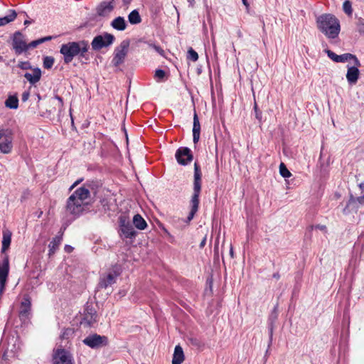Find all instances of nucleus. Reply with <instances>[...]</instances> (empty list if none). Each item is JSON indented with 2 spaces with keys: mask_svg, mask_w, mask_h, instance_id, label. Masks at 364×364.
<instances>
[{
  "mask_svg": "<svg viewBox=\"0 0 364 364\" xmlns=\"http://www.w3.org/2000/svg\"><path fill=\"white\" fill-rule=\"evenodd\" d=\"M318 30L327 38L334 39L338 37L341 25L339 20L333 15L326 14L317 18Z\"/></svg>",
  "mask_w": 364,
  "mask_h": 364,
  "instance_id": "f03ea898",
  "label": "nucleus"
},
{
  "mask_svg": "<svg viewBox=\"0 0 364 364\" xmlns=\"http://www.w3.org/2000/svg\"><path fill=\"white\" fill-rule=\"evenodd\" d=\"M14 134L7 135L0 141V152L4 154H10L13 149Z\"/></svg>",
  "mask_w": 364,
  "mask_h": 364,
  "instance_id": "2eb2a0df",
  "label": "nucleus"
},
{
  "mask_svg": "<svg viewBox=\"0 0 364 364\" xmlns=\"http://www.w3.org/2000/svg\"><path fill=\"white\" fill-rule=\"evenodd\" d=\"M111 26L117 31H124L126 29L127 23L123 17L118 16L112 21Z\"/></svg>",
  "mask_w": 364,
  "mask_h": 364,
  "instance_id": "b1692460",
  "label": "nucleus"
},
{
  "mask_svg": "<svg viewBox=\"0 0 364 364\" xmlns=\"http://www.w3.org/2000/svg\"><path fill=\"white\" fill-rule=\"evenodd\" d=\"M358 67L355 65L353 66H348L346 79L348 83L351 85H355L359 78L360 71Z\"/></svg>",
  "mask_w": 364,
  "mask_h": 364,
  "instance_id": "f3484780",
  "label": "nucleus"
},
{
  "mask_svg": "<svg viewBox=\"0 0 364 364\" xmlns=\"http://www.w3.org/2000/svg\"><path fill=\"white\" fill-rule=\"evenodd\" d=\"M17 14L15 10H10L9 14L0 18V26H5L8 24L9 23L14 21V19L16 18Z\"/></svg>",
  "mask_w": 364,
  "mask_h": 364,
  "instance_id": "cd10ccee",
  "label": "nucleus"
},
{
  "mask_svg": "<svg viewBox=\"0 0 364 364\" xmlns=\"http://www.w3.org/2000/svg\"><path fill=\"white\" fill-rule=\"evenodd\" d=\"M150 46L151 48H153L161 55H164V50L161 47H159V46H158L156 45H150Z\"/></svg>",
  "mask_w": 364,
  "mask_h": 364,
  "instance_id": "4c0bfd02",
  "label": "nucleus"
},
{
  "mask_svg": "<svg viewBox=\"0 0 364 364\" xmlns=\"http://www.w3.org/2000/svg\"><path fill=\"white\" fill-rule=\"evenodd\" d=\"M113 9L114 5L112 1H103L97 6L96 8V11L97 15L100 16H107L112 12Z\"/></svg>",
  "mask_w": 364,
  "mask_h": 364,
  "instance_id": "dca6fc26",
  "label": "nucleus"
},
{
  "mask_svg": "<svg viewBox=\"0 0 364 364\" xmlns=\"http://www.w3.org/2000/svg\"><path fill=\"white\" fill-rule=\"evenodd\" d=\"M117 274L115 272H109L107 274H104L100 277L98 287L100 288L106 289L111 286L116 282Z\"/></svg>",
  "mask_w": 364,
  "mask_h": 364,
  "instance_id": "4468645a",
  "label": "nucleus"
},
{
  "mask_svg": "<svg viewBox=\"0 0 364 364\" xmlns=\"http://www.w3.org/2000/svg\"><path fill=\"white\" fill-rule=\"evenodd\" d=\"M128 20L131 24H138V23H141V18L139 15V11L135 9V10H133L128 15Z\"/></svg>",
  "mask_w": 364,
  "mask_h": 364,
  "instance_id": "c756f323",
  "label": "nucleus"
},
{
  "mask_svg": "<svg viewBox=\"0 0 364 364\" xmlns=\"http://www.w3.org/2000/svg\"><path fill=\"white\" fill-rule=\"evenodd\" d=\"M38 100H40L41 99V96L39 95H38Z\"/></svg>",
  "mask_w": 364,
  "mask_h": 364,
  "instance_id": "13d9d810",
  "label": "nucleus"
},
{
  "mask_svg": "<svg viewBox=\"0 0 364 364\" xmlns=\"http://www.w3.org/2000/svg\"><path fill=\"white\" fill-rule=\"evenodd\" d=\"M279 173L284 178H289L291 176V173L287 169L284 163H281L279 165Z\"/></svg>",
  "mask_w": 364,
  "mask_h": 364,
  "instance_id": "7c9ffc66",
  "label": "nucleus"
},
{
  "mask_svg": "<svg viewBox=\"0 0 364 364\" xmlns=\"http://www.w3.org/2000/svg\"><path fill=\"white\" fill-rule=\"evenodd\" d=\"M55 99L58 100L57 105H58L59 109H61L63 107V99L60 97H59L58 95H55Z\"/></svg>",
  "mask_w": 364,
  "mask_h": 364,
  "instance_id": "ea45409f",
  "label": "nucleus"
},
{
  "mask_svg": "<svg viewBox=\"0 0 364 364\" xmlns=\"http://www.w3.org/2000/svg\"><path fill=\"white\" fill-rule=\"evenodd\" d=\"M230 255L232 257H233V250H232V248L230 249Z\"/></svg>",
  "mask_w": 364,
  "mask_h": 364,
  "instance_id": "864d4df0",
  "label": "nucleus"
},
{
  "mask_svg": "<svg viewBox=\"0 0 364 364\" xmlns=\"http://www.w3.org/2000/svg\"><path fill=\"white\" fill-rule=\"evenodd\" d=\"M4 104L7 108L16 109L18 107V97L16 95H9Z\"/></svg>",
  "mask_w": 364,
  "mask_h": 364,
  "instance_id": "bb28decb",
  "label": "nucleus"
},
{
  "mask_svg": "<svg viewBox=\"0 0 364 364\" xmlns=\"http://www.w3.org/2000/svg\"><path fill=\"white\" fill-rule=\"evenodd\" d=\"M184 360V354L182 348L176 346L174 349L172 364H181Z\"/></svg>",
  "mask_w": 364,
  "mask_h": 364,
  "instance_id": "5701e85b",
  "label": "nucleus"
},
{
  "mask_svg": "<svg viewBox=\"0 0 364 364\" xmlns=\"http://www.w3.org/2000/svg\"><path fill=\"white\" fill-rule=\"evenodd\" d=\"M29 92H24L23 94H22V97H21V100L23 102H26L28 100L29 98Z\"/></svg>",
  "mask_w": 364,
  "mask_h": 364,
  "instance_id": "37998d69",
  "label": "nucleus"
},
{
  "mask_svg": "<svg viewBox=\"0 0 364 364\" xmlns=\"http://www.w3.org/2000/svg\"><path fill=\"white\" fill-rule=\"evenodd\" d=\"M82 342L90 348H99L107 346L108 343V339L105 336L94 333L87 336Z\"/></svg>",
  "mask_w": 364,
  "mask_h": 364,
  "instance_id": "0eeeda50",
  "label": "nucleus"
},
{
  "mask_svg": "<svg viewBox=\"0 0 364 364\" xmlns=\"http://www.w3.org/2000/svg\"><path fill=\"white\" fill-rule=\"evenodd\" d=\"M90 191L87 185L75 190L68 198L66 209L72 215H79L89 203Z\"/></svg>",
  "mask_w": 364,
  "mask_h": 364,
  "instance_id": "f257e3e1",
  "label": "nucleus"
},
{
  "mask_svg": "<svg viewBox=\"0 0 364 364\" xmlns=\"http://www.w3.org/2000/svg\"><path fill=\"white\" fill-rule=\"evenodd\" d=\"M18 67L23 70H26L30 67V65L27 62H21L18 64Z\"/></svg>",
  "mask_w": 364,
  "mask_h": 364,
  "instance_id": "a19ab883",
  "label": "nucleus"
},
{
  "mask_svg": "<svg viewBox=\"0 0 364 364\" xmlns=\"http://www.w3.org/2000/svg\"><path fill=\"white\" fill-rule=\"evenodd\" d=\"M54 63V58L51 56H46L43 59V67L46 69H50L53 67Z\"/></svg>",
  "mask_w": 364,
  "mask_h": 364,
  "instance_id": "2f4dec72",
  "label": "nucleus"
},
{
  "mask_svg": "<svg viewBox=\"0 0 364 364\" xmlns=\"http://www.w3.org/2000/svg\"><path fill=\"white\" fill-rule=\"evenodd\" d=\"M188 58L193 62H196L198 59V55L192 48H190L188 50Z\"/></svg>",
  "mask_w": 364,
  "mask_h": 364,
  "instance_id": "72a5a7b5",
  "label": "nucleus"
},
{
  "mask_svg": "<svg viewBox=\"0 0 364 364\" xmlns=\"http://www.w3.org/2000/svg\"><path fill=\"white\" fill-rule=\"evenodd\" d=\"M89 44L87 41H80L77 42H68L63 44L60 48V53L63 55L65 63H70L77 55L82 58L85 57L86 53L88 51Z\"/></svg>",
  "mask_w": 364,
  "mask_h": 364,
  "instance_id": "7ed1b4c3",
  "label": "nucleus"
},
{
  "mask_svg": "<svg viewBox=\"0 0 364 364\" xmlns=\"http://www.w3.org/2000/svg\"><path fill=\"white\" fill-rule=\"evenodd\" d=\"M25 78L32 85L38 82L41 77V71L39 68H36L32 73H26Z\"/></svg>",
  "mask_w": 364,
  "mask_h": 364,
  "instance_id": "412c9836",
  "label": "nucleus"
},
{
  "mask_svg": "<svg viewBox=\"0 0 364 364\" xmlns=\"http://www.w3.org/2000/svg\"><path fill=\"white\" fill-rule=\"evenodd\" d=\"M79 182H80L79 181H77L76 182H75V183H74V184L72 186V187H71V188H73L74 186H75L77 184H78V183H79Z\"/></svg>",
  "mask_w": 364,
  "mask_h": 364,
  "instance_id": "603ef678",
  "label": "nucleus"
},
{
  "mask_svg": "<svg viewBox=\"0 0 364 364\" xmlns=\"http://www.w3.org/2000/svg\"><path fill=\"white\" fill-rule=\"evenodd\" d=\"M31 304L29 298H23V300L21 302V311L19 314V316L21 320H26L28 318V315L31 311Z\"/></svg>",
  "mask_w": 364,
  "mask_h": 364,
  "instance_id": "a211bd4d",
  "label": "nucleus"
},
{
  "mask_svg": "<svg viewBox=\"0 0 364 364\" xmlns=\"http://www.w3.org/2000/svg\"><path fill=\"white\" fill-rule=\"evenodd\" d=\"M73 248L70 245H65V250L67 252H71L73 251Z\"/></svg>",
  "mask_w": 364,
  "mask_h": 364,
  "instance_id": "09e8293b",
  "label": "nucleus"
},
{
  "mask_svg": "<svg viewBox=\"0 0 364 364\" xmlns=\"http://www.w3.org/2000/svg\"><path fill=\"white\" fill-rule=\"evenodd\" d=\"M7 135H13L12 130L9 129H4L0 126V141L4 139Z\"/></svg>",
  "mask_w": 364,
  "mask_h": 364,
  "instance_id": "f704fd0d",
  "label": "nucleus"
},
{
  "mask_svg": "<svg viewBox=\"0 0 364 364\" xmlns=\"http://www.w3.org/2000/svg\"><path fill=\"white\" fill-rule=\"evenodd\" d=\"M128 47L129 42L124 41L121 43L120 46L115 49L114 55L112 60L113 65L117 67L123 63L127 54Z\"/></svg>",
  "mask_w": 364,
  "mask_h": 364,
  "instance_id": "1a4fd4ad",
  "label": "nucleus"
},
{
  "mask_svg": "<svg viewBox=\"0 0 364 364\" xmlns=\"http://www.w3.org/2000/svg\"><path fill=\"white\" fill-rule=\"evenodd\" d=\"M165 75H166V73L163 70L159 69V70H156L155 72V77L159 78L160 80L164 79Z\"/></svg>",
  "mask_w": 364,
  "mask_h": 364,
  "instance_id": "c9c22d12",
  "label": "nucleus"
},
{
  "mask_svg": "<svg viewBox=\"0 0 364 364\" xmlns=\"http://www.w3.org/2000/svg\"><path fill=\"white\" fill-rule=\"evenodd\" d=\"M360 205H364V196L358 198L350 197L346 208L357 211Z\"/></svg>",
  "mask_w": 364,
  "mask_h": 364,
  "instance_id": "4be33fe9",
  "label": "nucleus"
},
{
  "mask_svg": "<svg viewBox=\"0 0 364 364\" xmlns=\"http://www.w3.org/2000/svg\"><path fill=\"white\" fill-rule=\"evenodd\" d=\"M343 9L346 14L348 15H351L353 12L351 3L350 1L347 0L343 2Z\"/></svg>",
  "mask_w": 364,
  "mask_h": 364,
  "instance_id": "473e14b6",
  "label": "nucleus"
},
{
  "mask_svg": "<svg viewBox=\"0 0 364 364\" xmlns=\"http://www.w3.org/2000/svg\"><path fill=\"white\" fill-rule=\"evenodd\" d=\"M242 2L245 5H247V0H242Z\"/></svg>",
  "mask_w": 364,
  "mask_h": 364,
  "instance_id": "5fc2aeb1",
  "label": "nucleus"
},
{
  "mask_svg": "<svg viewBox=\"0 0 364 364\" xmlns=\"http://www.w3.org/2000/svg\"><path fill=\"white\" fill-rule=\"evenodd\" d=\"M11 241V232L9 230L3 232L1 252L4 253L10 246Z\"/></svg>",
  "mask_w": 364,
  "mask_h": 364,
  "instance_id": "393cba45",
  "label": "nucleus"
},
{
  "mask_svg": "<svg viewBox=\"0 0 364 364\" xmlns=\"http://www.w3.org/2000/svg\"><path fill=\"white\" fill-rule=\"evenodd\" d=\"M53 364H73L70 354L65 349H58L53 355Z\"/></svg>",
  "mask_w": 364,
  "mask_h": 364,
  "instance_id": "ddd939ff",
  "label": "nucleus"
},
{
  "mask_svg": "<svg viewBox=\"0 0 364 364\" xmlns=\"http://www.w3.org/2000/svg\"><path fill=\"white\" fill-rule=\"evenodd\" d=\"M200 124L197 114L195 112L193 115V141L194 144H197L200 139Z\"/></svg>",
  "mask_w": 364,
  "mask_h": 364,
  "instance_id": "6ab92c4d",
  "label": "nucleus"
},
{
  "mask_svg": "<svg viewBox=\"0 0 364 364\" xmlns=\"http://www.w3.org/2000/svg\"><path fill=\"white\" fill-rule=\"evenodd\" d=\"M62 241V235L56 236L53 239V240L50 242L49 247V255L53 254L55 251L58 249L59 245Z\"/></svg>",
  "mask_w": 364,
  "mask_h": 364,
  "instance_id": "c85d7f7f",
  "label": "nucleus"
},
{
  "mask_svg": "<svg viewBox=\"0 0 364 364\" xmlns=\"http://www.w3.org/2000/svg\"><path fill=\"white\" fill-rule=\"evenodd\" d=\"M213 46H215V42H214V41H213Z\"/></svg>",
  "mask_w": 364,
  "mask_h": 364,
  "instance_id": "bf43d9fd",
  "label": "nucleus"
},
{
  "mask_svg": "<svg viewBox=\"0 0 364 364\" xmlns=\"http://www.w3.org/2000/svg\"><path fill=\"white\" fill-rule=\"evenodd\" d=\"M132 222L134 227L140 230H144L147 226L146 222L139 214L134 216Z\"/></svg>",
  "mask_w": 364,
  "mask_h": 364,
  "instance_id": "a878e982",
  "label": "nucleus"
},
{
  "mask_svg": "<svg viewBox=\"0 0 364 364\" xmlns=\"http://www.w3.org/2000/svg\"><path fill=\"white\" fill-rule=\"evenodd\" d=\"M328 57L336 63H345L350 60H353V64L357 66H360V63L355 55L351 53H344L342 55H337L331 50H325Z\"/></svg>",
  "mask_w": 364,
  "mask_h": 364,
  "instance_id": "6e6552de",
  "label": "nucleus"
},
{
  "mask_svg": "<svg viewBox=\"0 0 364 364\" xmlns=\"http://www.w3.org/2000/svg\"><path fill=\"white\" fill-rule=\"evenodd\" d=\"M119 223V235L124 238L133 239L136 235V231L126 216H120Z\"/></svg>",
  "mask_w": 364,
  "mask_h": 364,
  "instance_id": "39448f33",
  "label": "nucleus"
},
{
  "mask_svg": "<svg viewBox=\"0 0 364 364\" xmlns=\"http://www.w3.org/2000/svg\"><path fill=\"white\" fill-rule=\"evenodd\" d=\"M132 0H122L123 4L125 6H128V5L132 2Z\"/></svg>",
  "mask_w": 364,
  "mask_h": 364,
  "instance_id": "8fccbe9b",
  "label": "nucleus"
},
{
  "mask_svg": "<svg viewBox=\"0 0 364 364\" xmlns=\"http://www.w3.org/2000/svg\"><path fill=\"white\" fill-rule=\"evenodd\" d=\"M52 38H53L52 36H46V37L40 38V41H41V43H43L46 41L51 40Z\"/></svg>",
  "mask_w": 364,
  "mask_h": 364,
  "instance_id": "49530a36",
  "label": "nucleus"
},
{
  "mask_svg": "<svg viewBox=\"0 0 364 364\" xmlns=\"http://www.w3.org/2000/svg\"><path fill=\"white\" fill-rule=\"evenodd\" d=\"M114 39V36L107 33L104 35L97 36L91 43L92 48L94 50H99L102 48L107 47L112 44Z\"/></svg>",
  "mask_w": 364,
  "mask_h": 364,
  "instance_id": "423d86ee",
  "label": "nucleus"
},
{
  "mask_svg": "<svg viewBox=\"0 0 364 364\" xmlns=\"http://www.w3.org/2000/svg\"><path fill=\"white\" fill-rule=\"evenodd\" d=\"M254 109H255V117H256V118L257 119H259V120H261V119H262V112L258 109L257 105L256 103L255 104Z\"/></svg>",
  "mask_w": 364,
  "mask_h": 364,
  "instance_id": "58836bf2",
  "label": "nucleus"
},
{
  "mask_svg": "<svg viewBox=\"0 0 364 364\" xmlns=\"http://www.w3.org/2000/svg\"><path fill=\"white\" fill-rule=\"evenodd\" d=\"M205 243H206V236H205L203 239V240L200 242V248H203L204 247V246L205 245Z\"/></svg>",
  "mask_w": 364,
  "mask_h": 364,
  "instance_id": "de8ad7c7",
  "label": "nucleus"
},
{
  "mask_svg": "<svg viewBox=\"0 0 364 364\" xmlns=\"http://www.w3.org/2000/svg\"><path fill=\"white\" fill-rule=\"evenodd\" d=\"M71 333H73V331H72V329H69V328H68V329H66V330L63 332V335H62V337H63V338H68V336L70 334H71Z\"/></svg>",
  "mask_w": 364,
  "mask_h": 364,
  "instance_id": "79ce46f5",
  "label": "nucleus"
},
{
  "mask_svg": "<svg viewBox=\"0 0 364 364\" xmlns=\"http://www.w3.org/2000/svg\"><path fill=\"white\" fill-rule=\"evenodd\" d=\"M28 23H29V21H27V20H26V21H24V24H25V25L28 24Z\"/></svg>",
  "mask_w": 364,
  "mask_h": 364,
  "instance_id": "6e6d98bb",
  "label": "nucleus"
},
{
  "mask_svg": "<svg viewBox=\"0 0 364 364\" xmlns=\"http://www.w3.org/2000/svg\"><path fill=\"white\" fill-rule=\"evenodd\" d=\"M272 330L271 329V331H270V339H272Z\"/></svg>",
  "mask_w": 364,
  "mask_h": 364,
  "instance_id": "4d7b16f0",
  "label": "nucleus"
},
{
  "mask_svg": "<svg viewBox=\"0 0 364 364\" xmlns=\"http://www.w3.org/2000/svg\"><path fill=\"white\" fill-rule=\"evenodd\" d=\"M97 314L92 308L87 307L84 313V321L87 323L89 326L92 325L97 321Z\"/></svg>",
  "mask_w": 364,
  "mask_h": 364,
  "instance_id": "aec40b11",
  "label": "nucleus"
},
{
  "mask_svg": "<svg viewBox=\"0 0 364 364\" xmlns=\"http://www.w3.org/2000/svg\"><path fill=\"white\" fill-rule=\"evenodd\" d=\"M315 228L318 229L323 232H326V226L323 225H317L315 226Z\"/></svg>",
  "mask_w": 364,
  "mask_h": 364,
  "instance_id": "a18cd8bd",
  "label": "nucleus"
},
{
  "mask_svg": "<svg viewBox=\"0 0 364 364\" xmlns=\"http://www.w3.org/2000/svg\"><path fill=\"white\" fill-rule=\"evenodd\" d=\"M201 190V171L197 163L194 164L193 194L191 198V208L198 210L199 195Z\"/></svg>",
  "mask_w": 364,
  "mask_h": 364,
  "instance_id": "20e7f679",
  "label": "nucleus"
},
{
  "mask_svg": "<svg viewBox=\"0 0 364 364\" xmlns=\"http://www.w3.org/2000/svg\"><path fill=\"white\" fill-rule=\"evenodd\" d=\"M273 277L275 278L276 279H279L280 277V275L278 272H276L273 274Z\"/></svg>",
  "mask_w": 364,
  "mask_h": 364,
  "instance_id": "3c124183",
  "label": "nucleus"
},
{
  "mask_svg": "<svg viewBox=\"0 0 364 364\" xmlns=\"http://www.w3.org/2000/svg\"><path fill=\"white\" fill-rule=\"evenodd\" d=\"M176 159L181 165H187L193 160L191 149L187 147H180L176 152Z\"/></svg>",
  "mask_w": 364,
  "mask_h": 364,
  "instance_id": "9b49d317",
  "label": "nucleus"
},
{
  "mask_svg": "<svg viewBox=\"0 0 364 364\" xmlns=\"http://www.w3.org/2000/svg\"><path fill=\"white\" fill-rule=\"evenodd\" d=\"M9 272V260L8 255H4L0 263V294H3Z\"/></svg>",
  "mask_w": 364,
  "mask_h": 364,
  "instance_id": "9d476101",
  "label": "nucleus"
},
{
  "mask_svg": "<svg viewBox=\"0 0 364 364\" xmlns=\"http://www.w3.org/2000/svg\"><path fill=\"white\" fill-rule=\"evenodd\" d=\"M41 43V41H40V38L36 41H33L29 44H27L28 49L30 48H36L37 46Z\"/></svg>",
  "mask_w": 364,
  "mask_h": 364,
  "instance_id": "e433bc0d",
  "label": "nucleus"
},
{
  "mask_svg": "<svg viewBox=\"0 0 364 364\" xmlns=\"http://www.w3.org/2000/svg\"><path fill=\"white\" fill-rule=\"evenodd\" d=\"M12 44L14 49L18 54H21L28 50V46L24 41L23 36L19 31L14 33Z\"/></svg>",
  "mask_w": 364,
  "mask_h": 364,
  "instance_id": "f8f14e48",
  "label": "nucleus"
},
{
  "mask_svg": "<svg viewBox=\"0 0 364 364\" xmlns=\"http://www.w3.org/2000/svg\"><path fill=\"white\" fill-rule=\"evenodd\" d=\"M198 210H194V209L191 208L189 215L188 216V220L190 221L193 219L194 215Z\"/></svg>",
  "mask_w": 364,
  "mask_h": 364,
  "instance_id": "c03bdc74",
  "label": "nucleus"
}]
</instances>
